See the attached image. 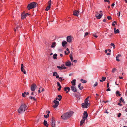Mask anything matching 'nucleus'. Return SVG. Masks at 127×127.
<instances>
[{
	"label": "nucleus",
	"mask_w": 127,
	"mask_h": 127,
	"mask_svg": "<svg viewBox=\"0 0 127 127\" xmlns=\"http://www.w3.org/2000/svg\"><path fill=\"white\" fill-rule=\"evenodd\" d=\"M73 111H70L67 112L63 114L61 116V118L64 120H66L69 118L73 115Z\"/></svg>",
	"instance_id": "obj_1"
},
{
	"label": "nucleus",
	"mask_w": 127,
	"mask_h": 127,
	"mask_svg": "<svg viewBox=\"0 0 127 127\" xmlns=\"http://www.w3.org/2000/svg\"><path fill=\"white\" fill-rule=\"evenodd\" d=\"M28 108L27 106L24 104H22L18 110V112L22 113L26 110Z\"/></svg>",
	"instance_id": "obj_2"
},
{
	"label": "nucleus",
	"mask_w": 127,
	"mask_h": 127,
	"mask_svg": "<svg viewBox=\"0 0 127 127\" xmlns=\"http://www.w3.org/2000/svg\"><path fill=\"white\" fill-rule=\"evenodd\" d=\"M89 97V96L87 97L85 100L84 102L82 103L81 105L82 108H87L90 106V104L88 102Z\"/></svg>",
	"instance_id": "obj_3"
},
{
	"label": "nucleus",
	"mask_w": 127,
	"mask_h": 127,
	"mask_svg": "<svg viewBox=\"0 0 127 127\" xmlns=\"http://www.w3.org/2000/svg\"><path fill=\"white\" fill-rule=\"evenodd\" d=\"M36 3L35 2H33L29 4L27 6L28 9L30 10L35 7L36 6Z\"/></svg>",
	"instance_id": "obj_4"
},
{
	"label": "nucleus",
	"mask_w": 127,
	"mask_h": 127,
	"mask_svg": "<svg viewBox=\"0 0 127 127\" xmlns=\"http://www.w3.org/2000/svg\"><path fill=\"white\" fill-rule=\"evenodd\" d=\"M73 39V38L71 36H68L67 37V41L68 42H71Z\"/></svg>",
	"instance_id": "obj_5"
},
{
	"label": "nucleus",
	"mask_w": 127,
	"mask_h": 127,
	"mask_svg": "<svg viewBox=\"0 0 127 127\" xmlns=\"http://www.w3.org/2000/svg\"><path fill=\"white\" fill-rule=\"evenodd\" d=\"M102 13H101L99 14L98 12H96L95 14V17H96L98 19H100L101 18L102 16Z\"/></svg>",
	"instance_id": "obj_6"
},
{
	"label": "nucleus",
	"mask_w": 127,
	"mask_h": 127,
	"mask_svg": "<svg viewBox=\"0 0 127 127\" xmlns=\"http://www.w3.org/2000/svg\"><path fill=\"white\" fill-rule=\"evenodd\" d=\"M54 104L53 105V107L54 108H56L59 104V102L56 100L54 101Z\"/></svg>",
	"instance_id": "obj_7"
},
{
	"label": "nucleus",
	"mask_w": 127,
	"mask_h": 127,
	"mask_svg": "<svg viewBox=\"0 0 127 127\" xmlns=\"http://www.w3.org/2000/svg\"><path fill=\"white\" fill-rule=\"evenodd\" d=\"M36 85L35 84H33L31 86V89L32 91H34L35 89Z\"/></svg>",
	"instance_id": "obj_8"
},
{
	"label": "nucleus",
	"mask_w": 127,
	"mask_h": 127,
	"mask_svg": "<svg viewBox=\"0 0 127 127\" xmlns=\"http://www.w3.org/2000/svg\"><path fill=\"white\" fill-rule=\"evenodd\" d=\"M83 118H84V120H86L88 116V114L87 112L86 111H85L83 113Z\"/></svg>",
	"instance_id": "obj_9"
},
{
	"label": "nucleus",
	"mask_w": 127,
	"mask_h": 127,
	"mask_svg": "<svg viewBox=\"0 0 127 127\" xmlns=\"http://www.w3.org/2000/svg\"><path fill=\"white\" fill-rule=\"evenodd\" d=\"M71 90L74 92L77 91V90L75 86H71Z\"/></svg>",
	"instance_id": "obj_10"
},
{
	"label": "nucleus",
	"mask_w": 127,
	"mask_h": 127,
	"mask_svg": "<svg viewBox=\"0 0 127 127\" xmlns=\"http://www.w3.org/2000/svg\"><path fill=\"white\" fill-rule=\"evenodd\" d=\"M57 67L60 69H65L66 68V67L64 66V64L62 65L61 66H57Z\"/></svg>",
	"instance_id": "obj_11"
},
{
	"label": "nucleus",
	"mask_w": 127,
	"mask_h": 127,
	"mask_svg": "<svg viewBox=\"0 0 127 127\" xmlns=\"http://www.w3.org/2000/svg\"><path fill=\"white\" fill-rule=\"evenodd\" d=\"M79 12L78 10H74L73 13V14L75 16H78L79 14Z\"/></svg>",
	"instance_id": "obj_12"
},
{
	"label": "nucleus",
	"mask_w": 127,
	"mask_h": 127,
	"mask_svg": "<svg viewBox=\"0 0 127 127\" xmlns=\"http://www.w3.org/2000/svg\"><path fill=\"white\" fill-rule=\"evenodd\" d=\"M55 122L54 120H52L51 123V126L52 127H54L55 126Z\"/></svg>",
	"instance_id": "obj_13"
},
{
	"label": "nucleus",
	"mask_w": 127,
	"mask_h": 127,
	"mask_svg": "<svg viewBox=\"0 0 127 127\" xmlns=\"http://www.w3.org/2000/svg\"><path fill=\"white\" fill-rule=\"evenodd\" d=\"M64 91H66V93H67L70 90V89L69 87H65L64 88Z\"/></svg>",
	"instance_id": "obj_14"
},
{
	"label": "nucleus",
	"mask_w": 127,
	"mask_h": 127,
	"mask_svg": "<svg viewBox=\"0 0 127 127\" xmlns=\"http://www.w3.org/2000/svg\"><path fill=\"white\" fill-rule=\"evenodd\" d=\"M65 65L67 66H70L71 65V62L69 61L66 62L65 63Z\"/></svg>",
	"instance_id": "obj_15"
},
{
	"label": "nucleus",
	"mask_w": 127,
	"mask_h": 127,
	"mask_svg": "<svg viewBox=\"0 0 127 127\" xmlns=\"http://www.w3.org/2000/svg\"><path fill=\"white\" fill-rule=\"evenodd\" d=\"M26 17V15L24 13H23L22 14L21 18L22 19H24Z\"/></svg>",
	"instance_id": "obj_16"
},
{
	"label": "nucleus",
	"mask_w": 127,
	"mask_h": 127,
	"mask_svg": "<svg viewBox=\"0 0 127 127\" xmlns=\"http://www.w3.org/2000/svg\"><path fill=\"white\" fill-rule=\"evenodd\" d=\"M43 124L44 126L46 127H47L48 126V124L47 123V122L45 120L44 121Z\"/></svg>",
	"instance_id": "obj_17"
},
{
	"label": "nucleus",
	"mask_w": 127,
	"mask_h": 127,
	"mask_svg": "<svg viewBox=\"0 0 127 127\" xmlns=\"http://www.w3.org/2000/svg\"><path fill=\"white\" fill-rule=\"evenodd\" d=\"M114 33L115 34H116L117 33H119V30L117 29V30H116V29L115 28L114 29Z\"/></svg>",
	"instance_id": "obj_18"
},
{
	"label": "nucleus",
	"mask_w": 127,
	"mask_h": 127,
	"mask_svg": "<svg viewBox=\"0 0 127 127\" xmlns=\"http://www.w3.org/2000/svg\"><path fill=\"white\" fill-rule=\"evenodd\" d=\"M56 45V43L55 42H53L52 43V45L51 46V48L55 47Z\"/></svg>",
	"instance_id": "obj_19"
},
{
	"label": "nucleus",
	"mask_w": 127,
	"mask_h": 127,
	"mask_svg": "<svg viewBox=\"0 0 127 127\" xmlns=\"http://www.w3.org/2000/svg\"><path fill=\"white\" fill-rule=\"evenodd\" d=\"M85 120H84V118H82L80 122V126H81L84 123Z\"/></svg>",
	"instance_id": "obj_20"
},
{
	"label": "nucleus",
	"mask_w": 127,
	"mask_h": 127,
	"mask_svg": "<svg viewBox=\"0 0 127 127\" xmlns=\"http://www.w3.org/2000/svg\"><path fill=\"white\" fill-rule=\"evenodd\" d=\"M76 80L75 79H74L71 82V83L72 85V86H75L76 84Z\"/></svg>",
	"instance_id": "obj_21"
},
{
	"label": "nucleus",
	"mask_w": 127,
	"mask_h": 127,
	"mask_svg": "<svg viewBox=\"0 0 127 127\" xmlns=\"http://www.w3.org/2000/svg\"><path fill=\"white\" fill-rule=\"evenodd\" d=\"M106 78L105 77H102L101 78V80H100V82H102L104 81L106 79Z\"/></svg>",
	"instance_id": "obj_22"
},
{
	"label": "nucleus",
	"mask_w": 127,
	"mask_h": 127,
	"mask_svg": "<svg viewBox=\"0 0 127 127\" xmlns=\"http://www.w3.org/2000/svg\"><path fill=\"white\" fill-rule=\"evenodd\" d=\"M66 51H68V52L67 53H66V52L65 51L64 52V53H65V54L66 55H68L69 53H70L69 51V49L68 48H67L66 49Z\"/></svg>",
	"instance_id": "obj_23"
},
{
	"label": "nucleus",
	"mask_w": 127,
	"mask_h": 127,
	"mask_svg": "<svg viewBox=\"0 0 127 127\" xmlns=\"http://www.w3.org/2000/svg\"><path fill=\"white\" fill-rule=\"evenodd\" d=\"M66 44L67 42L66 41H64L62 42V45L64 47Z\"/></svg>",
	"instance_id": "obj_24"
},
{
	"label": "nucleus",
	"mask_w": 127,
	"mask_h": 127,
	"mask_svg": "<svg viewBox=\"0 0 127 127\" xmlns=\"http://www.w3.org/2000/svg\"><path fill=\"white\" fill-rule=\"evenodd\" d=\"M83 83H86L87 81L86 80H84L83 79H81L80 80Z\"/></svg>",
	"instance_id": "obj_25"
},
{
	"label": "nucleus",
	"mask_w": 127,
	"mask_h": 127,
	"mask_svg": "<svg viewBox=\"0 0 127 127\" xmlns=\"http://www.w3.org/2000/svg\"><path fill=\"white\" fill-rule=\"evenodd\" d=\"M57 55L56 54H54L53 55V58L54 59H57Z\"/></svg>",
	"instance_id": "obj_26"
},
{
	"label": "nucleus",
	"mask_w": 127,
	"mask_h": 127,
	"mask_svg": "<svg viewBox=\"0 0 127 127\" xmlns=\"http://www.w3.org/2000/svg\"><path fill=\"white\" fill-rule=\"evenodd\" d=\"M51 6L50 5L46 7V8L45 9V10L46 11H48V10L50 8Z\"/></svg>",
	"instance_id": "obj_27"
},
{
	"label": "nucleus",
	"mask_w": 127,
	"mask_h": 127,
	"mask_svg": "<svg viewBox=\"0 0 127 127\" xmlns=\"http://www.w3.org/2000/svg\"><path fill=\"white\" fill-rule=\"evenodd\" d=\"M22 69V70H21V71L23 72L25 74H26V72L24 68H23Z\"/></svg>",
	"instance_id": "obj_28"
},
{
	"label": "nucleus",
	"mask_w": 127,
	"mask_h": 127,
	"mask_svg": "<svg viewBox=\"0 0 127 127\" xmlns=\"http://www.w3.org/2000/svg\"><path fill=\"white\" fill-rule=\"evenodd\" d=\"M29 98L31 99H33L34 100H36L35 98L34 97L31 96L29 97Z\"/></svg>",
	"instance_id": "obj_29"
},
{
	"label": "nucleus",
	"mask_w": 127,
	"mask_h": 127,
	"mask_svg": "<svg viewBox=\"0 0 127 127\" xmlns=\"http://www.w3.org/2000/svg\"><path fill=\"white\" fill-rule=\"evenodd\" d=\"M70 59L72 61L73 60V58L72 57V54H70Z\"/></svg>",
	"instance_id": "obj_30"
},
{
	"label": "nucleus",
	"mask_w": 127,
	"mask_h": 127,
	"mask_svg": "<svg viewBox=\"0 0 127 127\" xmlns=\"http://www.w3.org/2000/svg\"><path fill=\"white\" fill-rule=\"evenodd\" d=\"M57 75V73L56 72H54L53 73V76H55L56 75Z\"/></svg>",
	"instance_id": "obj_31"
},
{
	"label": "nucleus",
	"mask_w": 127,
	"mask_h": 127,
	"mask_svg": "<svg viewBox=\"0 0 127 127\" xmlns=\"http://www.w3.org/2000/svg\"><path fill=\"white\" fill-rule=\"evenodd\" d=\"M119 93V91H117L116 92V95H118L119 96H120L121 95Z\"/></svg>",
	"instance_id": "obj_32"
},
{
	"label": "nucleus",
	"mask_w": 127,
	"mask_h": 127,
	"mask_svg": "<svg viewBox=\"0 0 127 127\" xmlns=\"http://www.w3.org/2000/svg\"><path fill=\"white\" fill-rule=\"evenodd\" d=\"M79 94H76L75 95V97L79 99Z\"/></svg>",
	"instance_id": "obj_33"
},
{
	"label": "nucleus",
	"mask_w": 127,
	"mask_h": 127,
	"mask_svg": "<svg viewBox=\"0 0 127 127\" xmlns=\"http://www.w3.org/2000/svg\"><path fill=\"white\" fill-rule=\"evenodd\" d=\"M26 92H24V93H23L22 94V96L24 97H25L26 96L25 95L26 94Z\"/></svg>",
	"instance_id": "obj_34"
},
{
	"label": "nucleus",
	"mask_w": 127,
	"mask_h": 127,
	"mask_svg": "<svg viewBox=\"0 0 127 127\" xmlns=\"http://www.w3.org/2000/svg\"><path fill=\"white\" fill-rule=\"evenodd\" d=\"M111 46H112L113 47V48L114 49L115 48V45L113 43H111Z\"/></svg>",
	"instance_id": "obj_35"
},
{
	"label": "nucleus",
	"mask_w": 127,
	"mask_h": 127,
	"mask_svg": "<svg viewBox=\"0 0 127 127\" xmlns=\"http://www.w3.org/2000/svg\"><path fill=\"white\" fill-rule=\"evenodd\" d=\"M120 100H121L122 101V102L123 103H125V102L124 101V99H123L122 97H121L120 98Z\"/></svg>",
	"instance_id": "obj_36"
},
{
	"label": "nucleus",
	"mask_w": 127,
	"mask_h": 127,
	"mask_svg": "<svg viewBox=\"0 0 127 127\" xmlns=\"http://www.w3.org/2000/svg\"><path fill=\"white\" fill-rule=\"evenodd\" d=\"M59 81H61L62 80H64V79H63L61 77H60L59 78Z\"/></svg>",
	"instance_id": "obj_37"
},
{
	"label": "nucleus",
	"mask_w": 127,
	"mask_h": 127,
	"mask_svg": "<svg viewBox=\"0 0 127 127\" xmlns=\"http://www.w3.org/2000/svg\"><path fill=\"white\" fill-rule=\"evenodd\" d=\"M115 23H116V21H114L112 23V25L113 26H114V27H115Z\"/></svg>",
	"instance_id": "obj_38"
},
{
	"label": "nucleus",
	"mask_w": 127,
	"mask_h": 127,
	"mask_svg": "<svg viewBox=\"0 0 127 127\" xmlns=\"http://www.w3.org/2000/svg\"><path fill=\"white\" fill-rule=\"evenodd\" d=\"M51 0H49L48 2V4H49V5H50V6H51Z\"/></svg>",
	"instance_id": "obj_39"
},
{
	"label": "nucleus",
	"mask_w": 127,
	"mask_h": 127,
	"mask_svg": "<svg viewBox=\"0 0 127 127\" xmlns=\"http://www.w3.org/2000/svg\"><path fill=\"white\" fill-rule=\"evenodd\" d=\"M116 70V69L115 68H113L112 71V72L113 73H114Z\"/></svg>",
	"instance_id": "obj_40"
},
{
	"label": "nucleus",
	"mask_w": 127,
	"mask_h": 127,
	"mask_svg": "<svg viewBox=\"0 0 127 127\" xmlns=\"http://www.w3.org/2000/svg\"><path fill=\"white\" fill-rule=\"evenodd\" d=\"M98 83L97 82H96L95 83L94 85V87L98 85Z\"/></svg>",
	"instance_id": "obj_41"
},
{
	"label": "nucleus",
	"mask_w": 127,
	"mask_h": 127,
	"mask_svg": "<svg viewBox=\"0 0 127 127\" xmlns=\"http://www.w3.org/2000/svg\"><path fill=\"white\" fill-rule=\"evenodd\" d=\"M44 117L45 118H47L49 116V114H47V115H44Z\"/></svg>",
	"instance_id": "obj_42"
},
{
	"label": "nucleus",
	"mask_w": 127,
	"mask_h": 127,
	"mask_svg": "<svg viewBox=\"0 0 127 127\" xmlns=\"http://www.w3.org/2000/svg\"><path fill=\"white\" fill-rule=\"evenodd\" d=\"M57 86L58 87H60L61 86V85H60V83L59 82H57Z\"/></svg>",
	"instance_id": "obj_43"
},
{
	"label": "nucleus",
	"mask_w": 127,
	"mask_h": 127,
	"mask_svg": "<svg viewBox=\"0 0 127 127\" xmlns=\"http://www.w3.org/2000/svg\"><path fill=\"white\" fill-rule=\"evenodd\" d=\"M81 84L80 83V86L81 85ZM83 89V86L80 87V90H82Z\"/></svg>",
	"instance_id": "obj_44"
},
{
	"label": "nucleus",
	"mask_w": 127,
	"mask_h": 127,
	"mask_svg": "<svg viewBox=\"0 0 127 127\" xmlns=\"http://www.w3.org/2000/svg\"><path fill=\"white\" fill-rule=\"evenodd\" d=\"M88 33H88V32H86L85 33L84 36L85 37L86 36L88 35Z\"/></svg>",
	"instance_id": "obj_45"
},
{
	"label": "nucleus",
	"mask_w": 127,
	"mask_h": 127,
	"mask_svg": "<svg viewBox=\"0 0 127 127\" xmlns=\"http://www.w3.org/2000/svg\"><path fill=\"white\" fill-rule=\"evenodd\" d=\"M107 18L108 20H110L111 19V17L110 16H108L107 17Z\"/></svg>",
	"instance_id": "obj_46"
},
{
	"label": "nucleus",
	"mask_w": 127,
	"mask_h": 127,
	"mask_svg": "<svg viewBox=\"0 0 127 127\" xmlns=\"http://www.w3.org/2000/svg\"><path fill=\"white\" fill-rule=\"evenodd\" d=\"M58 97L59 98H62V96H61V95H58Z\"/></svg>",
	"instance_id": "obj_47"
},
{
	"label": "nucleus",
	"mask_w": 127,
	"mask_h": 127,
	"mask_svg": "<svg viewBox=\"0 0 127 127\" xmlns=\"http://www.w3.org/2000/svg\"><path fill=\"white\" fill-rule=\"evenodd\" d=\"M24 68V65L23 64H22L21 65V70H22L23 68Z\"/></svg>",
	"instance_id": "obj_48"
},
{
	"label": "nucleus",
	"mask_w": 127,
	"mask_h": 127,
	"mask_svg": "<svg viewBox=\"0 0 127 127\" xmlns=\"http://www.w3.org/2000/svg\"><path fill=\"white\" fill-rule=\"evenodd\" d=\"M104 1L105 2H108L109 3H110V2L109 0H104Z\"/></svg>",
	"instance_id": "obj_49"
},
{
	"label": "nucleus",
	"mask_w": 127,
	"mask_h": 127,
	"mask_svg": "<svg viewBox=\"0 0 127 127\" xmlns=\"http://www.w3.org/2000/svg\"><path fill=\"white\" fill-rule=\"evenodd\" d=\"M121 54H118V55L116 57H117L118 58H119V57L121 56Z\"/></svg>",
	"instance_id": "obj_50"
},
{
	"label": "nucleus",
	"mask_w": 127,
	"mask_h": 127,
	"mask_svg": "<svg viewBox=\"0 0 127 127\" xmlns=\"http://www.w3.org/2000/svg\"><path fill=\"white\" fill-rule=\"evenodd\" d=\"M116 61H117L119 62L120 61V60H119L118 59V58H117V57H116Z\"/></svg>",
	"instance_id": "obj_51"
},
{
	"label": "nucleus",
	"mask_w": 127,
	"mask_h": 127,
	"mask_svg": "<svg viewBox=\"0 0 127 127\" xmlns=\"http://www.w3.org/2000/svg\"><path fill=\"white\" fill-rule=\"evenodd\" d=\"M121 115V113H119L118 115V117H120Z\"/></svg>",
	"instance_id": "obj_52"
},
{
	"label": "nucleus",
	"mask_w": 127,
	"mask_h": 127,
	"mask_svg": "<svg viewBox=\"0 0 127 127\" xmlns=\"http://www.w3.org/2000/svg\"><path fill=\"white\" fill-rule=\"evenodd\" d=\"M61 86H60V87H59V88H58V90L59 91H60V90H61Z\"/></svg>",
	"instance_id": "obj_53"
},
{
	"label": "nucleus",
	"mask_w": 127,
	"mask_h": 127,
	"mask_svg": "<svg viewBox=\"0 0 127 127\" xmlns=\"http://www.w3.org/2000/svg\"><path fill=\"white\" fill-rule=\"evenodd\" d=\"M111 91V90L109 88H108V89H107L106 90V91Z\"/></svg>",
	"instance_id": "obj_54"
},
{
	"label": "nucleus",
	"mask_w": 127,
	"mask_h": 127,
	"mask_svg": "<svg viewBox=\"0 0 127 127\" xmlns=\"http://www.w3.org/2000/svg\"><path fill=\"white\" fill-rule=\"evenodd\" d=\"M105 112L107 114L109 113V112L107 111V110H105Z\"/></svg>",
	"instance_id": "obj_55"
},
{
	"label": "nucleus",
	"mask_w": 127,
	"mask_h": 127,
	"mask_svg": "<svg viewBox=\"0 0 127 127\" xmlns=\"http://www.w3.org/2000/svg\"><path fill=\"white\" fill-rule=\"evenodd\" d=\"M107 88H109V83H107Z\"/></svg>",
	"instance_id": "obj_56"
},
{
	"label": "nucleus",
	"mask_w": 127,
	"mask_h": 127,
	"mask_svg": "<svg viewBox=\"0 0 127 127\" xmlns=\"http://www.w3.org/2000/svg\"><path fill=\"white\" fill-rule=\"evenodd\" d=\"M59 75H58V74H57V76H56V78H59Z\"/></svg>",
	"instance_id": "obj_57"
},
{
	"label": "nucleus",
	"mask_w": 127,
	"mask_h": 127,
	"mask_svg": "<svg viewBox=\"0 0 127 127\" xmlns=\"http://www.w3.org/2000/svg\"><path fill=\"white\" fill-rule=\"evenodd\" d=\"M108 50L110 52H111V50H110V49H108Z\"/></svg>",
	"instance_id": "obj_58"
},
{
	"label": "nucleus",
	"mask_w": 127,
	"mask_h": 127,
	"mask_svg": "<svg viewBox=\"0 0 127 127\" xmlns=\"http://www.w3.org/2000/svg\"><path fill=\"white\" fill-rule=\"evenodd\" d=\"M119 78L120 79H122L123 78V77H120V76H119Z\"/></svg>",
	"instance_id": "obj_59"
},
{
	"label": "nucleus",
	"mask_w": 127,
	"mask_h": 127,
	"mask_svg": "<svg viewBox=\"0 0 127 127\" xmlns=\"http://www.w3.org/2000/svg\"><path fill=\"white\" fill-rule=\"evenodd\" d=\"M93 36L97 38V35H95L94 34Z\"/></svg>",
	"instance_id": "obj_60"
},
{
	"label": "nucleus",
	"mask_w": 127,
	"mask_h": 127,
	"mask_svg": "<svg viewBox=\"0 0 127 127\" xmlns=\"http://www.w3.org/2000/svg\"><path fill=\"white\" fill-rule=\"evenodd\" d=\"M47 113V114H49L50 113V111H48L46 112Z\"/></svg>",
	"instance_id": "obj_61"
},
{
	"label": "nucleus",
	"mask_w": 127,
	"mask_h": 127,
	"mask_svg": "<svg viewBox=\"0 0 127 127\" xmlns=\"http://www.w3.org/2000/svg\"><path fill=\"white\" fill-rule=\"evenodd\" d=\"M118 105H120V106H121L122 105V104H121L120 103H118Z\"/></svg>",
	"instance_id": "obj_62"
},
{
	"label": "nucleus",
	"mask_w": 127,
	"mask_h": 127,
	"mask_svg": "<svg viewBox=\"0 0 127 127\" xmlns=\"http://www.w3.org/2000/svg\"><path fill=\"white\" fill-rule=\"evenodd\" d=\"M115 4L114 3H113L112 4L111 6H113Z\"/></svg>",
	"instance_id": "obj_63"
},
{
	"label": "nucleus",
	"mask_w": 127,
	"mask_h": 127,
	"mask_svg": "<svg viewBox=\"0 0 127 127\" xmlns=\"http://www.w3.org/2000/svg\"><path fill=\"white\" fill-rule=\"evenodd\" d=\"M107 55H110V53H107Z\"/></svg>",
	"instance_id": "obj_64"
}]
</instances>
